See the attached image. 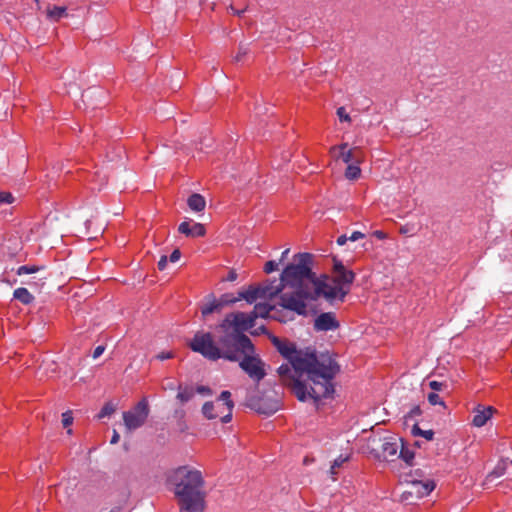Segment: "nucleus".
Listing matches in <instances>:
<instances>
[{
    "instance_id": "obj_39",
    "label": "nucleus",
    "mask_w": 512,
    "mask_h": 512,
    "mask_svg": "<svg viewBox=\"0 0 512 512\" xmlns=\"http://www.w3.org/2000/svg\"><path fill=\"white\" fill-rule=\"evenodd\" d=\"M278 266H279V263H277L274 260H270V261L265 263V265H264V272L267 273V274H270V273L274 272L275 270H277Z\"/></svg>"
},
{
    "instance_id": "obj_47",
    "label": "nucleus",
    "mask_w": 512,
    "mask_h": 512,
    "mask_svg": "<svg viewBox=\"0 0 512 512\" xmlns=\"http://www.w3.org/2000/svg\"><path fill=\"white\" fill-rule=\"evenodd\" d=\"M96 90L88 89L85 93L82 94V98H87L93 100L96 97Z\"/></svg>"
},
{
    "instance_id": "obj_61",
    "label": "nucleus",
    "mask_w": 512,
    "mask_h": 512,
    "mask_svg": "<svg viewBox=\"0 0 512 512\" xmlns=\"http://www.w3.org/2000/svg\"><path fill=\"white\" fill-rule=\"evenodd\" d=\"M230 9L234 14H237V15H241L244 11V10H242V11L236 10L233 6H230Z\"/></svg>"
},
{
    "instance_id": "obj_62",
    "label": "nucleus",
    "mask_w": 512,
    "mask_h": 512,
    "mask_svg": "<svg viewBox=\"0 0 512 512\" xmlns=\"http://www.w3.org/2000/svg\"><path fill=\"white\" fill-rule=\"evenodd\" d=\"M41 283H38V282H34L33 284H35L36 286H43L44 285V281H42V279H40Z\"/></svg>"
},
{
    "instance_id": "obj_10",
    "label": "nucleus",
    "mask_w": 512,
    "mask_h": 512,
    "mask_svg": "<svg viewBox=\"0 0 512 512\" xmlns=\"http://www.w3.org/2000/svg\"><path fill=\"white\" fill-rule=\"evenodd\" d=\"M255 319L251 313L246 314L243 312L229 313L220 324V328L225 330L226 328L232 327V330L243 333L248 331L255 325Z\"/></svg>"
},
{
    "instance_id": "obj_38",
    "label": "nucleus",
    "mask_w": 512,
    "mask_h": 512,
    "mask_svg": "<svg viewBox=\"0 0 512 512\" xmlns=\"http://www.w3.org/2000/svg\"><path fill=\"white\" fill-rule=\"evenodd\" d=\"M422 414V410L420 406H414L410 412L404 416L405 423H407L408 420L413 419L416 416H420Z\"/></svg>"
},
{
    "instance_id": "obj_20",
    "label": "nucleus",
    "mask_w": 512,
    "mask_h": 512,
    "mask_svg": "<svg viewBox=\"0 0 512 512\" xmlns=\"http://www.w3.org/2000/svg\"><path fill=\"white\" fill-rule=\"evenodd\" d=\"M357 152H360L359 147L351 148L347 151L339 152L337 156H334L335 159H341L344 163H347L348 165L350 162L359 164L361 163V157L357 156Z\"/></svg>"
},
{
    "instance_id": "obj_33",
    "label": "nucleus",
    "mask_w": 512,
    "mask_h": 512,
    "mask_svg": "<svg viewBox=\"0 0 512 512\" xmlns=\"http://www.w3.org/2000/svg\"><path fill=\"white\" fill-rule=\"evenodd\" d=\"M399 458H401L403 461H405L407 464H411L412 460L414 458V452L405 448L404 444L402 443V448L399 453Z\"/></svg>"
},
{
    "instance_id": "obj_55",
    "label": "nucleus",
    "mask_w": 512,
    "mask_h": 512,
    "mask_svg": "<svg viewBox=\"0 0 512 512\" xmlns=\"http://www.w3.org/2000/svg\"><path fill=\"white\" fill-rule=\"evenodd\" d=\"M347 240H349L348 237L345 234H343V235L338 237L337 244L339 246H342V245H344L347 242Z\"/></svg>"
},
{
    "instance_id": "obj_9",
    "label": "nucleus",
    "mask_w": 512,
    "mask_h": 512,
    "mask_svg": "<svg viewBox=\"0 0 512 512\" xmlns=\"http://www.w3.org/2000/svg\"><path fill=\"white\" fill-rule=\"evenodd\" d=\"M264 362L253 352L245 353L239 360L240 368L258 384L265 376Z\"/></svg>"
},
{
    "instance_id": "obj_49",
    "label": "nucleus",
    "mask_w": 512,
    "mask_h": 512,
    "mask_svg": "<svg viewBox=\"0 0 512 512\" xmlns=\"http://www.w3.org/2000/svg\"><path fill=\"white\" fill-rule=\"evenodd\" d=\"M180 257H181V252H180V250L177 248V249H175V250L171 253V255H170V257H169V260H170L171 262H176V261H178V260L180 259Z\"/></svg>"
},
{
    "instance_id": "obj_46",
    "label": "nucleus",
    "mask_w": 512,
    "mask_h": 512,
    "mask_svg": "<svg viewBox=\"0 0 512 512\" xmlns=\"http://www.w3.org/2000/svg\"><path fill=\"white\" fill-rule=\"evenodd\" d=\"M429 386L434 391H440L445 386V384L442 382H438V381H431L429 383Z\"/></svg>"
},
{
    "instance_id": "obj_28",
    "label": "nucleus",
    "mask_w": 512,
    "mask_h": 512,
    "mask_svg": "<svg viewBox=\"0 0 512 512\" xmlns=\"http://www.w3.org/2000/svg\"><path fill=\"white\" fill-rule=\"evenodd\" d=\"M361 175V169L359 168L358 164H349L345 170V177L348 180H356Z\"/></svg>"
},
{
    "instance_id": "obj_13",
    "label": "nucleus",
    "mask_w": 512,
    "mask_h": 512,
    "mask_svg": "<svg viewBox=\"0 0 512 512\" xmlns=\"http://www.w3.org/2000/svg\"><path fill=\"white\" fill-rule=\"evenodd\" d=\"M274 312L271 316L273 319L278 320L280 322H286V319L283 315V310L276 309V305H270L268 303H258L254 306V309L251 313L252 317L256 320L257 318H267L269 317L270 312Z\"/></svg>"
},
{
    "instance_id": "obj_31",
    "label": "nucleus",
    "mask_w": 512,
    "mask_h": 512,
    "mask_svg": "<svg viewBox=\"0 0 512 512\" xmlns=\"http://www.w3.org/2000/svg\"><path fill=\"white\" fill-rule=\"evenodd\" d=\"M249 46H250L249 43L241 42L239 44L238 53L236 54V56L234 57L233 60L235 62H239V61H241L243 59L244 56L248 55L249 52H250Z\"/></svg>"
},
{
    "instance_id": "obj_54",
    "label": "nucleus",
    "mask_w": 512,
    "mask_h": 512,
    "mask_svg": "<svg viewBox=\"0 0 512 512\" xmlns=\"http://www.w3.org/2000/svg\"><path fill=\"white\" fill-rule=\"evenodd\" d=\"M231 419H232V410H228V413L226 415H224L223 417H221V422L228 423L231 421Z\"/></svg>"
},
{
    "instance_id": "obj_11",
    "label": "nucleus",
    "mask_w": 512,
    "mask_h": 512,
    "mask_svg": "<svg viewBox=\"0 0 512 512\" xmlns=\"http://www.w3.org/2000/svg\"><path fill=\"white\" fill-rule=\"evenodd\" d=\"M316 381L318 382L317 384H315L313 382V384L315 385V387H310V390L307 389V386L305 384L304 381L301 380V378L299 377H294L291 379V384L288 385V387L291 388L292 392L294 393V395L297 397V399L299 401H305L306 398H307V395L309 397H311L312 399H314L311 395H310V392L312 391L313 388L315 389H318V390H321V385H323L325 383V380L322 378V377H317L316 378Z\"/></svg>"
},
{
    "instance_id": "obj_63",
    "label": "nucleus",
    "mask_w": 512,
    "mask_h": 512,
    "mask_svg": "<svg viewBox=\"0 0 512 512\" xmlns=\"http://www.w3.org/2000/svg\"><path fill=\"white\" fill-rule=\"evenodd\" d=\"M357 156L361 157V161L363 160V154H362V150L361 149H360V152H357Z\"/></svg>"
},
{
    "instance_id": "obj_30",
    "label": "nucleus",
    "mask_w": 512,
    "mask_h": 512,
    "mask_svg": "<svg viewBox=\"0 0 512 512\" xmlns=\"http://www.w3.org/2000/svg\"><path fill=\"white\" fill-rule=\"evenodd\" d=\"M239 301V297H233L231 294H223L218 300H216L218 306L222 310L223 307L234 304Z\"/></svg>"
},
{
    "instance_id": "obj_12",
    "label": "nucleus",
    "mask_w": 512,
    "mask_h": 512,
    "mask_svg": "<svg viewBox=\"0 0 512 512\" xmlns=\"http://www.w3.org/2000/svg\"><path fill=\"white\" fill-rule=\"evenodd\" d=\"M340 327L339 321L333 312H324L318 315L313 324V328L317 332H326L337 330Z\"/></svg>"
},
{
    "instance_id": "obj_6",
    "label": "nucleus",
    "mask_w": 512,
    "mask_h": 512,
    "mask_svg": "<svg viewBox=\"0 0 512 512\" xmlns=\"http://www.w3.org/2000/svg\"><path fill=\"white\" fill-rule=\"evenodd\" d=\"M246 406L259 414L269 416L280 409L281 396L274 389L260 392L256 385V390L246 398Z\"/></svg>"
},
{
    "instance_id": "obj_5",
    "label": "nucleus",
    "mask_w": 512,
    "mask_h": 512,
    "mask_svg": "<svg viewBox=\"0 0 512 512\" xmlns=\"http://www.w3.org/2000/svg\"><path fill=\"white\" fill-rule=\"evenodd\" d=\"M223 331L224 335L218 340L221 358L237 362L245 353L254 351L253 343L244 333L229 331L228 328Z\"/></svg>"
},
{
    "instance_id": "obj_42",
    "label": "nucleus",
    "mask_w": 512,
    "mask_h": 512,
    "mask_svg": "<svg viewBox=\"0 0 512 512\" xmlns=\"http://www.w3.org/2000/svg\"><path fill=\"white\" fill-rule=\"evenodd\" d=\"M14 201V197L9 192H0V203H12Z\"/></svg>"
},
{
    "instance_id": "obj_45",
    "label": "nucleus",
    "mask_w": 512,
    "mask_h": 512,
    "mask_svg": "<svg viewBox=\"0 0 512 512\" xmlns=\"http://www.w3.org/2000/svg\"><path fill=\"white\" fill-rule=\"evenodd\" d=\"M196 392H198L199 394L201 395H212V390L210 387L208 386H204V385H199L197 388H196Z\"/></svg>"
},
{
    "instance_id": "obj_19",
    "label": "nucleus",
    "mask_w": 512,
    "mask_h": 512,
    "mask_svg": "<svg viewBox=\"0 0 512 512\" xmlns=\"http://www.w3.org/2000/svg\"><path fill=\"white\" fill-rule=\"evenodd\" d=\"M303 373L304 372H301V371L295 372L294 367L292 365L290 366L289 364H283L278 368V374L281 377L283 384L286 386L291 384L292 378H294V377L301 378Z\"/></svg>"
},
{
    "instance_id": "obj_27",
    "label": "nucleus",
    "mask_w": 512,
    "mask_h": 512,
    "mask_svg": "<svg viewBox=\"0 0 512 512\" xmlns=\"http://www.w3.org/2000/svg\"><path fill=\"white\" fill-rule=\"evenodd\" d=\"M66 7L54 6L52 9L47 10L48 18L58 21L61 17L66 16Z\"/></svg>"
},
{
    "instance_id": "obj_56",
    "label": "nucleus",
    "mask_w": 512,
    "mask_h": 512,
    "mask_svg": "<svg viewBox=\"0 0 512 512\" xmlns=\"http://www.w3.org/2000/svg\"><path fill=\"white\" fill-rule=\"evenodd\" d=\"M119 439H120V436H119L118 432L116 430H114L110 443L117 444L119 442Z\"/></svg>"
},
{
    "instance_id": "obj_34",
    "label": "nucleus",
    "mask_w": 512,
    "mask_h": 512,
    "mask_svg": "<svg viewBox=\"0 0 512 512\" xmlns=\"http://www.w3.org/2000/svg\"><path fill=\"white\" fill-rule=\"evenodd\" d=\"M41 269H42V267H39L36 265H32V266L24 265L17 269V274L23 275V274L36 273V272L40 271Z\"/></svg>"
},
{
    "instance_id": "obj_44",
    "label": "nucleus",
    "mask_w": 512,
    "mask_h": 512,
    "mask_svg": "<svg viewBox=\"0 0 512 512\" xmlns=\"http://www.w3.org/2000/svg\"><path fill=\"white\" fill-rule=\"evenodd\" d=\"M347 147H348L347 143H342L339 146L331 147L329 152L334 157V156L338 155V154H336L337 150H339L340 152L347 151Z\"/></svg>"
},
{
    "instance_id": "obj_26",
    "label": "nucleus",
    "mask_w": 512,
    "mask_h": 512,
    "mask_svg": "<svg viewBox=\"0 0 512 512\" xmlns=\"http://www.w3.org/2000/svg\"><path fill=\"white\" fill-rule=\"evenodd\" d=\"M202 414L208 420H213L218 417V414L215 412V404L212 401H207L202 406Z\"/></svg>"
},
{
    "instance_id": "obj_41",
    "label": "nucleus",
    "mask_w": 512,
    "mask_h": 512,
    "mask_svg": "<svg viewBox=\"0 0 512 512\" xmlns=\"http://www.w3.org/2000/svg\"><path fill=\"white\" fill-rule=\"evenodd\" d=\"M312 274L313 276L316 278V282H324L327 286H333L332 282L329 283L328 281L330 280V276H328L327 274H320V275H317L315 272L312 271Z\"/></svg>"
},
{
    "instance_id": "obj_60",
    "label": "nucleus",
    "mask_w": 512,
    "mask_h": 512,
    "mask_svg": "<svg viewBox=\"0 0 512 512\" xmlns=\"http://www.w3.org/2000/svg\"><path fill=\"white\" fill-rule=\"evenodd\" d=\"M409 232H410V228L408 226H402L400 228V233H402V234H407Z\"/></svg>"
},
{
    "instance_id": "obj_43",
    "label": "nucleus",
    "mask_w": 512,
    "mask_h": 512,
    "mask_svg": "<svg viewBox=\"0 0 512 512\" xmlns=\"http://www.w3.org/2000/svg\"><path fill=\"white\" fill-rule=\"evenodd\" d=\"M337 115L340 119V121L350 122L351 118L350 116L345 112L344 107H340L337 109Z\"/></svg>"
},
{
    "instance_id": "obj_18",
    "label": "nucleus",
    "mask_w": 512,
    "mask_h": 512,
    "mask_svg": "<svg viewBox=\"0 0 512 512\" xmlns=\"http://www.w3.org/2000/svg\"><path fill=\"white\" fill-rule=\"evenodd\" d=\"M398 453V445L396 442L385 440L381 444V451L377 454L378 458L384 460H393Z\"/></svg>"
},
{
    "instance_id": "obj_17",
    "label": "nucleus",
    "mask_w": 512,
    "mask_h": 512,
    "mask_svg": "<svg viewBox=\"0 0 512 512\" xmlns=\"http://www.w3.org/2000/svg\"><path fill=\"white\" fill-rule=\"evenodd\" d=\"M494 412L495 409L491 406L486 408H481V406H478L473 417V425L476 427L484 426L486 422L492 417Z\"/></svg>"
},
{
    "instance_id": "obj_23",
    "label": "nucleus",
    "mask_w": 512,
    "mask_h": 512,
    "mask_svg": "<svg viewBox=\"0 0 512 512\" xmlns=\"http://www.w3.org/2000/svg\"><path fill=\"white\" fill-rule=\"evenodd\" d=\"M238 297L239 300L245 299L249 304H252L259 298L258 290L256 286L250 285L247 290L239 292Z\"/></svg>"
},
{
    "instance_id": "obj_52",
    "label": "nucleus",
    "mask_w": 512,
    "mask_h": 512,
    "mask_svg": "<svg viewBox=\"0 0 512 512\" xmlns=\"http://www.w3.org/2000/svg\"><path fill=\"white\" fill-rule=\"evenodd\" d=\"M237 279V273L235 270H230L227 277L225 278L226 281L233 282Z\"/></svg>"
},
{
    "instance_id": "obj_14",
    "label": "nucleus",
    "mask_w": 512,
    "mask_h": 512,
    "mask_svg": "<svg viewBox=\"0 0 512 512\" xmlns=\"http://www.w3.org/2000/svg\"><path fill=\"white\" fill-rule=\"evenodd\" d=\"M509 466H512V460L508 458L501 459L496 467L487 475L483 485L487 486L495 479H498L506 474L512 477V472H508Z\"/></svg>"
},
{
    "instance_id": "obj_36",
    "label": "nucleus",
    "mask_w": 512,
    "mask_h": 512,
    "mask_svg": "<svg viewBox=\"0 0 512 512\" xmlns=\"http://www.w3.org/2000/svg\"><path fill=\"white\" fill-rule=\"evenodd\" d=\"M230 397H231V393H230L229 391L225 390V391H222V392H221V394H220V396H219V398H218L219 400H221V401H224V402H225V405L227 406V409H228V410H232V409H233V407H234V403H233V401L230 399Z\"/></svg>"
},
{
    "instance_id": "obj_15",
    "label": "nucleus",
    "mask_w": 512,
    "mask_h": 512,
    "mask_svg": "<svg viewBox=\"0 0 512 512\" xmlns=\"http://www.w3.org/2000/svg\"><path fill=\"white\" fill-rule=\"evenodd\" d=\"M410 484L411 490L407 493L410 495L415 493L419 498L427 496L435 488V483L433 481L422 482L421 480L414 479L410 481Z\"/></svg>"
},
{
    "instance_id": "obj_64",
    "label": "nucleus",
    "mask_w": 512,
    "mask_h": 512,
    "mask_svg": "<svg viewBox=\"0 0 512 512\" xmlns=\"http://www.w3.org/2000/svg\"><path fill=\"white\" fill-rule=\"evenodd\" d=\"M110 512H122V510L120 508H115V509L111 510Z\"/></svg>"
},
{
    "instance_id": "obj_29",
    "label": "nucleus",
    "mask_w": 512,
    "mask_h": 512,
    "mask_svg": "<svg viewBox=\"0 0 512 512\" xmlns=\"http://www.w3.org/2000/svg\"><path fill=\"white\" fill-rule=\"evenodd\" d=\"M214 312H221L220 307L218 306L216 300H213L211 303L206 304L202 306L201 308V314L203 318H206L208 315L214 313Z\"/></svg>"
},
{
    "instance_id": "obj_53",
    "label": "nucleus",
    "mask_w": 512,
    "mask_h": 512,
    "mask_svg": "<svg viewBox=\"0 0 512 512\" xmlns=\"http://www.w3.org/2000/svg\"><path fill=\"white\" fill-rule=\"evenodd\" d=\"M105 350V347L104 346H98L95 348L94 352H93V358H98L100 355H102V353L104 352Z\"/></svg>"
},
{
    "instance_id": "obj_25",
    "label": "nucleus",
    "mask_w": 512,
    "mask_h": 512,
    "mask_svg": "<svg viewBox=\"0 0 512 512\" xmlns=\"http://www.w3.org/2000/svg\"><path fill=\"white\" fill-rule=\"evenodd\" d=\"M411 434L414 437H423L428 441L433 440L434 437V432L432 430H422L417 422L412 426Z\"/></svg>"
},
{
    "instance_id": "obj_32",
    "label": "nucleus",
    "mask_w": 512,
    "mask_h": 512,
    "mask_svg": "<svg viewBox=\"0 0 512 512\" xmlns=\"http://www.w3.org/2000/svg\"><path fill=\"white\" fill-rule=\"evenodd\" d=\"M116 411V405L112 402H107L101 409L100 413L98 414V418H104L106 416H110Z\"/></svg>"
},
{
    "instance_id": "obj_37",
    "label": "nucleus",
    "mask_w": 512,
    "mask_h": 512,
    "mask_svg": "<svg viewBox=\"0 0 512 512\" xmlns=\"http://www.w3.org/2000/svg\"><path fill=\"white\" fill-rule=\"evenodd\" d=\"M427 399L431 405H441V406L445 407V403L441 400L439 395L436 394L435 392L429 393Z\"/></svg>"
},
{
    "instance_id": "obj_8",
    "label": "nucleus",
    "mask_w": 512,
    "mask_h": 512,
    "mask_svg": "<svg viewBox=\"0 0 512 512\" xmlns=\"http://www.w3.org/2000/svg\"><path fill=\"white\" fill-rule=\"evenodd\" d=\"M149 415V405L145 398L139 401L131 410L123 413L124 425L129 431L140 428Z\"/></svg>"
},
{
    "instance_id": "obj_16",
    "label": "nucleus",
    "mask_w": 512,
    "mask_h": 512,
    "mask_svg": "<svg viewBox=\"0 0 512 512\" xmlns=\"http://www.w3.org/2000/svg\"><path fill=\"white\" fill-rule=\"evenodd\" d=\"M178 231L187 237H203L206 234V229L201 223H194L192 226L189 221L182 222Z\"/></svg>"
},
{
    "instance_id": "obj_2",
    "label": "nucleus",
    "mask_w": 512,
    "mask_h": 512,
    "mask_svg": "<svg viewBox=\"0 0 512 512\" xmlns=\"http://www.w3.org/2000/svg\"><path fill=\"white\" fill-rule=\"evenodd\" d=\"M271 341L279 353L294 367L295 372H306L309 380L315 384L318 383L317 377H322L325 380V383L321 385V390L313 388L310 392L315 402L321 398L332 396L334 386L331 381L340 371V367L328 353L318 354L313 348L297 350L294 345L283 342L275 336L271 338Z\"/></svg>"
},
{
    "instance_id": "obj_48",
    "label": "nucleus",
    "mask_w": 512,
    "mask_h": 512,
    "mask_svg": "<svg viewBox=\"0 0 512 512\" xmlns=\"http://www.w3.org/2000/svg\"><path fill=\"white\" fill-rule=\"evenodd\" d=\"M170 358H173V353L172 352H161L159 354L156 355V359L158 360H166V359H170Z\"/></svg>"
},
{
    "instance_id": "obj_1",
    "label": "nucleus",
    "mask_w": 512,
    "mask_h": 512,
    "mask_svg": "<svg viewBox=\"0 0 512 512\" xmlns=\"http://www.w3.org/2000/svg\"><path fill=\"white\" fill-rule=\"evenodd\" d=\"M298 259L299 265L290 267L286 274L294 281L302 279L303 289L300 290V293L307 297L308 303L316 301L320 297L330 304L336 300L344 301L355 280V273L352 270H348L341 261L334 260L331 278L333 286H327L323 281L316 282V278L312 274L314 255L307 252L298 253Z\"/></svg>"
},
{
    "instance_id": "obj_59",
    "label": "nucleus",
    "mask_w": 512,
    "mask_h": 512,
    "mask_svg": "<svg viewBox=\"0 0 512 512\" xmlns=\"http://www.w3.org/2000/svg\"><path fill=\"white\" fill-rule=\"evenodd\" d=\"M260 333H266V328L264 326L259 327L254 332H252L253 335H259Z\"/></svg>"
},
{
    "instance_id": "obj_22",
    "label": "nucleus",
    "mask_w": 512,
    "mask_h": 512,
    "mask_svg": "<svg viewBox=\"0 0 512 512\" xmlns=\"http://www.w3.org/2000/svg\"><path fill=\"white\" fill-rule=\"evenodd\" d=\"M14 299L19 300L22 304L28 305L33 302V295L26 288H17L13 293Z\"/></svg>"
},
{
    "instance_id": "obj_4",
    "label": "nucleus",
    "mask_w": 512,
    "mask_h": 512,
    "mask_svg": "<svg viewBox=\"0 0 512 512\" xmlns=\"http://www.w3.org/2000/svg\"><path fill=\"white\" fill-rule=\"evenodd\" d=\"M297 265H299L298 253L293 256V261L283 269L278 284L274 285L276 282L274 280L265 285L256 286V288L259 298L272 300L278 297L277 305L281 308L301 316H307L308 300L306 296L300 293V290L303 289L302 279L294 281L286 274L290 267Z\"/></svg>"
},
{
    "instance_id": "obj_3",
    "label": "nucleus",
    "mask_w": 512,
    "mask_h": 512,
    "mask_svg": "<svg viewBox=\"0 0 512 512\" xmlns=\"http://www.w3.org/2000/svg\"><path fill=\"white\" fill-rule=\"evenodd\" d=\"M167 483L177 499L180 512L205 511V480L199 470L180 466L168 474Z\"/></svg>"
},
{
    "instance_id": "obj_35",
    "label": "nucleus",
    "mask_w": 512,
    "mask_h": 512,
    "mask_svg": "<svg viewBox=\"0 0 512 512\" xmlns=\"http://www.w3.org/2000/svg\"><path fill=\"white\" fill-rule=\"evenodd\" d=\"M348 459H349V457H343V456H339L337 459H335L333 464L331 465L330 474L332 476L336 475V473H337L336 469L341 467L345 462L348 461Z\"/></svg>"
},
{
    "instance_id": "obj_50",
    "label": "nucleus",
    "mask_w": 512,
    "mask_h": 512,
    "mask_svg": "<svg viewBox=\"0 0 512 512\" xmlns=\"http://www.w3.org/2000/svg\"><path fill=\"white\" fill-rule=\"evenodd\" d=\"M365 235L360 231H355L351 234V236L348 238L350 241H357L359 239L364 238Z\"/></svg>"
},
{
    "instance_id": "obj_21",
    "label": "nucleus",
    "mask_w": 512,
    "mask_h": 512,
    "mask_svg": "<svg viewBox=\"0 0 512 512\" xmlns=\"http://www.w3.org/2000/svg\"><path fill=\"white\" fill-rule=\"evenodd\" d=\"M189 208L195 212H201L205 209L206 201L201 194L193 193L187 200Z\"/></svg>"
},
{
    "instance_id": "obj_51",
    "label": "nucleus",
    "mask_w": 512,
    "mask_h": 512,
    "mask_svg": "<svg viewBox=\"0 0 512 512\" xmlns=\"http://www.w3.org/2000/svg\"><path fill=\"white\" fill-rule=\"evenodd\" d=\"M167 256L163 255L159 262H158V268L159 270H164L166 268V265H167Z\"/></svg>"
},
{
    "instance_id": "obj_24",
    "label": "nucleus",
    "mask_w": 512,
    "mask_h": 512,
    "mask_svg": "<svg viewBox=\"0 0 512 512\" xmlns=\"http://www.w3.org/2000/svg\"><path fill=\"white\" fill-rule=\"evenodd\" d=\"M194 393H195V390L193 389V387H191V386L182 387L181 385H179L177 399L182 404H184L193 398Z\"/></svg>"
},
{
    "instance_id": "obj_58",
    "label": "nucleus",
    "mask_w": 512,
    "mask_h": 512,
    "mask_svg": "<svg viewBox=\"0 0 512 512\" xmlns=\"http://www.w3.org/2000/svg\"><path fill=\"white\" fill-rule=\"evenodd\" d=\"M374 236H376L378 239H385L386 238V234L382 231H375L374 232Z\"/></svg>"
},
{
    "instance_id": "obj_40",
    "label": "nucleus",
    "mask_w": 512,
    "mask_h": 512,
    "mask_svg": "<svg viewBox=\"0 0 512 512\" xmlns=\"http://www.w3.org/2000/svg\"><path fill=\"white\" fill-rule=\"evenodd\" d=\"M73 423V416L71 411H66L62 414V424L65 428L69 427Z\"/></svg>"
},
{
    "instance_id": "obj_57",
    "label": "nucleus",
    "mask_w": 512,
    "mask_h": 512,
    "mask_svg": "<svg viewBox=\"0 0 512 512\" xmlns=\"http://www.w3.org/2000/svg\"><path fill=\"white\" fill-rule=\"evenodd\" d=\"M289 252H290L289 248L282 252L281 258L279 259V264L282 263L286 259Z\"/></svg>"
},
{
    "instance_id": "obj_7",
    "label": "nucleus",
    "mask_w": 512,
    "mask_h": 512,
    "mask_svg": "<svg viewBox=\"0 0 512 512\" xmlns=\"http://www.w3.org/2000/svg\"><path fill=\"white\" fill-rule=\"evenodd\" d=\"M189 348L210 361L221 359L220 347L210 332L197 331L188 343Z\"/></svg>"
}]
</instances>
